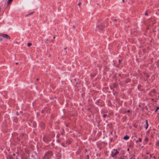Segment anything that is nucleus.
<instances>
[{"instance_id": "nucleus-1", "label": "nucleus", "mask_w": 159, "mask_h": 159, "mask_svg": "<svg viewBox=\"0 0 159 159\" xmlns=\"http://www.w3.org/2000/svg\"><path fill=\"white\" fill-rule=\"evenodd\" d=\"M53 155V153L52 151H49L46 152L45 154L44 157L43 159H49Z\"/></svg>"}, {"instance_id": "nucleus-2", "label": "nucleus", "mask_w": 159, "mask_h": 159, "mask_svg": "<svg viewBox=\"0 0 159 159\" xmlns=\"http://www.w3.org/2000/svg\"><path fill=\"white\" fill-rule=\"evenodd\" d=\"M119 152L116 150L114 149L111 152V155L112 157H114L116 154L119 153Z\"/></svg>"}, {"instance_id": "nucleus-3", "label": "nucleus", "mask_w": 159, "mask_h": 159, "mask_svg": "<svg viewBox=\"0 0 159 159\" xmlns=\"http://www.w3.org/2000/svg\"><path fill=\"white\" fill-rule=\"evenodd\" d=\"M104 27H105V26L103 25L102 24H101L100 25H98V26H97L96 29V30L98 29L102 30L104 28Z\"/></svg>"}, {"instance_id": "nucleus-4", "label": "nucleus", "mask_w": 159, "mask_h": 159, "mask_svg": "<svg viewBox=\"0 0 159 159\" xmlns=\"http://www.w3.org/2000/svg\"><path fill=\"white\" fill-rule=\"evenodd\" d=\"M2 36L4 38H6L7 39H10V37L7 34H2Z\"/></svg>"}, {"instance_id": "nucleus-5", "label": "nucleus", "mask_w": 159, "mask_h": 159, "mask_svg": "<svg viewBox=\"0 0 159 159\" xmlns=\"http://www.w3.org/2000/svg\"><path fill=\"white\" fill-rule=\"evenodd\" d=\"M129 139V137L127 135H126V136H125L123 138V139L125 140H127V139Z\"/></svg>"}, {"instance_id": "nucleus-6", "label": "nucleus", "mask_w": 159, "mask_h": 159, "mask_svg": "<svg viewBox=\"0 0 159 159\" xmlns=\"http://www.w3.org/2000/svg\"><path fill=\"white\" fill-rule=\"evenodd\" d=\"M13 0H8L7 2V5H9L10 4L11 2H12Z\"/></svg>"}, {"instance_id": "nucleus-7", "label": "nucleus", "mask_w": 159, "mask_h": 159, "mask_svg": "<svg viewBox=\"0 0 159 159\" xmlns=\"http://www.w3.org/2000/svg\"><path fill=\"white\" fill-rule=\"evenodd\" d=\"M142 141V139L141 138H140L139 139V140H137L136 141V142H141Z\"/></svg>"}, {"instance_id": "nucleus-8", "label": "nucleus", "mask_w": 159, "mask_h": 159, "mask_svg": "<svg viewBox=\"0 0 159 159\" xmlns=\"http://www.w3.org/2000/svg\"><path fill=\"white\" fill-rule=\"evenodd\" d=\"M43 141H44V142H48V141H47V140H46V138H45V137H44V138H43Z\"/></svg>"}, {"instance_id": "nucleus-9", "label": "nucleus", "mask_w": 159, "mask_h": 159, "mask_svg": "<svg viewBox=\"0 0 159 159\" xmlns=\"http://www.w3.org/2000/svg\"><path fill=\"white\" fill-rule=\"evenodd\" d=\"M32 45V44L31 43H28L27 44V46L28 47H29L30 46H31Z\"/></svg>"}, {"instance_id": "nucleus-10", "label": "nucleus", "mask_w": 159, "mask_h": 159, "mask_svg": "<svg viewBox=\"0 0 159 159\" xmlns=\"http://www.w3.org/2000/svg\"><path fill=\"white\" fill-rule=\"evenodd\" d=\"M7 158L8 159H13L11 157L8 156V157Z\"/></svg>"}, {"instance_id": "nucleus-11", "label": "nucleus", "mask_w": 159, "mask_h": 159, "mask_svg": "<svg viewBox=\"0 0 159 159\" xmlns=\"http://www.w3.org/2000/svg\"><path fill=\"white\" fill-rule=\"evenodd\" d=\"M107 116V114H104L102 116L104 118V117H106Z\"/></svg>"}, {"instance_id": "nucleus-12", "label": "nucleus", "mask_w": 159, "mask_h": 159, "mask_svg": "<svg viewBox=\"0 0 159 159\" xmlns=\"http://www.w3.org/2000/svg\"><path fill=\"white\" fill-rule=\"evenodd\" d=\"M146 123L147 125H148V120H146Z\"/></svg>"}, {"instance_id": "nucleus-13", "label": "nucleus", "mask_w": 159, "mask_h": 159, "mask_svg": "<svg viewBox=\"0 0 159 159\" xmlns=\"http://www.w3.org/2000/svg\"><path fill=\"white\" fill-rule=\"evenodd\" d=\"M76 25H73L72 26V28L73 29H75L76 28Z\"/></svg>"}, {"instance_id": "nucleus-14", "label": "nucleus", "mask_w": 159, "mask_h": 159, "mask_svg": "<svg viewBox=\"0 0 159 159\" xmlns=\"http://www.w3.org/2000/svg\"><path fill=\"white\" fill-rule=\"evenodd\" d=\"M134 155L133 156H132L131 158H130V159H135L134 157Z\"/></svg>"}, {"instance_id": "nucleus-15", "label": "nucleus", "mask_w": 159, "mask_h": 159, "mask_svg": "<svg viewBox=\"0 0 159 159\" xmlns=\"http://www.w3.org/2000/svg\"><path fill=\"white\" fill-rule=\"evenodd\" d=\"M33 12H31L29 14H27V15H26V16H28L29 15H31V14H32V13H33Z\"/></svg>"}, {"instance_id": "nucleus-16", "label": "nucleus", "mask_w": 159, "mask_h": 159, "mask_svg": "<svg viewBox=\"0 0 159 159\" xmlns=\"http://www.w3.org/2000/svg\"><path fill=\"white\" fill-rule=\"evenodd\" d=\"M158 109H159V107H157L156 110H155V111H156Z\"/></svg>"}, {"instance_id": "nucleus-17", "label": "nucleus", "mask_w": 159, "mask_h": 159, "mask_svg": "<svg viewBox=\"0 0 159 159\" xmlns=\"http://www.w3.org/2000/svg\"><path fill=\"white\" fill-rule=\"evenodd\" d=\"M119 63H120L122 62V60L120 59L119 60Z\"/></svg>"}, {"instance_id": "nucleus-18", "label": "nucleus", "mask_w": 159, "mask_h": 159, "mask_svg": "<svg viewBox=\"0 0 159 159\" xmlns=\"http://www.w3.org/2000/svg\"><path fill=\"white\" fill-rule=\"evenodd\" d=\"M81 2H80L78 4V5L80 6L81 4Z\"/></svg>"}, {"instance_id": "nucleus-19", "label": "nucleus", "mask_w": 159, "mask_h": 159, "mask_svg": "<svg viewBox=\"0 0 159 159\" xmlns=\"http://www.w3.org/2000/svg\"><path fill=\"white\" fill-rule=\"evenodd\" d=\"M148 125H147L145 127V128H146V129H147L148 128Z\"/></svg>"}, {"instance_id": "nucleus-20", "label": "nucleus", "mask_w": 159, "mask_h": 159, "mask_svg": "<svg viewBox=\"0 0 159 159\" xmlns=\"http://www.w3.org/2000/svg\"><path fill=\"white\" fill-rule=\"evenodd\" d=\"M145 15L147 16L148 15V13L147 12H145Z\"/></svg>"}, {"instance_id": "nucleus-21", "label": "nucleus", "mask_w": 159, "mask_h": 159, "mask_svg": "<svg viewBox=\"0 0 159 159\" xmlns=\"http://www.w3.org/2000/svg\"><path fill=\"white\" fill-rule=\"evenodd\" d=\"M120 159H124L123 157H121L120 158Z\"/></svg>"}, {"instance_id": "nucleus-22", "label": "nucleus", "mask_w": 159, "mask_h": 159, "mask_svg": "<svg viewBox=\"0 0 159 159\" xmlns=\"http://www.w3.org/2000/svg\"><path fill=\"white\" fill-rule=\"evenodd\" d=\"M114 87H116V84L114 85Z\"/></svg>"}, {"instance_id": "nucleus-23", "label": "nucleus", "mask_w": 159, "mask_h": 159, "mask_svg": "<svg viewBox=\"0 0 159 159\" xmlns=\"http://www.w3.org/2000/svg\"><path fill=\"white\" fill-rule=\"evenodd\" d=\"M18 62H16V65H18Z\"/></svg>"}, {"instance_id": "nucleus-24", "label": "nucleus", "mask_w": 159, "mask_h": 159, "mask_svg": "<svg viewBox=\"0 0 159 159\" xmlns=\"http://www.w3.org/2000/svg\"><path fill=\"white\" fill-rule=\"evenodd\" d=\"M57 137H59V134H58L57 135Z\"/></svg>"}, {"instance_id": "nucleus-25", "label": "nucleus", "mask_w": 159, "mask_h": 159, "mask_svg": "<svg viewBox=\"0 0 159 159\" xmlns=\"http://www.w3.org/2000/svg\"><path fill=\"white\" fill-rule=\"evenodd\" d=\"M53 38L54 39H55V35H54V36H53Z\"/></svg>"}, {"instance_id": "nucleus-26", "label": "nucleus", "mask_w": 159, "mask_h": 159, "mask_svg": "<svg viewBox=\"0 0 159 159\" xmlns=\"http://www.w3.org/2000/svg\"><path fill=\"white\" fill-rule=\"evenodd\" d=\"M2 40V39H0V41H1Z\"/></svg>"}, {"instance_id": "nucleus-27", "label": "nucleus", "mask_w": 159, "mask_h": 159, "mask_svg": "<svg viewBox=\"0 0 159 159\" xmlns=\"http://www.w3.org/2000/svg\"><path fill=\"white\" fill-rule=\"evenodd\" d=\"M150 157H152V155H150Z\"/></svg>"}, {"instance_id": "nucleus-28", "label": "nucleus", "mask_w": 159, "mask_h": 159, "mask_svg": "<svg viewBox=\"0 0 159 159\" xmlns=\"http://www.w3.org/2000/svg\"><path fill=\"white\" fill-rule=\"evenodd\" d=\"M36 80V81L38 80H39V79L38 78Z\"/></svg>"}, {"instance_id": "nucleus-29", "label": "nucleus", "mask_w": 159, "mask_h": 159, "mask_svg": "<svg viewBox=\"0 0 159 159\" xmlns=\"http://www.w3.org/2000/svg\"><path fill=\"white\" fill-rule=\"evenodd\" d=\"M127 111L128 112H129V110H128Z\"/></svg>"}, {"instance_id": "nucleus-30", "label": "nucleus", "mask_w": 159, "mask_h": 159, "mask_svg": "<svg viewBox=\"0 0 159 159\" xmlns=\"http://www.w3.org/2000/svg\"><path fill=\"white\" fill-rule=\"evenodd\" d=\"M129 148H128V149H127V150H128V151H129Z\"/></svg>"}, {"instance_id": "nucleus-31", "label": "nucleus", "mask_w": 159, "mask_h": 159, "mask_svg": "<svg viewBox=\"0 0 159 159\" xmlns=\"http://www.w3.org/2000/svg\"><path fill=\"white\" fill-rule=\"evenodd\" d=\"M122 1L123 2H125V0H122Z\"/></svg>"}, {"instance_id": "nucleus-32", "label": "nucleus", "mask_w": 159, "mask_h": 159, "mask_svg": "<svg viewBox=\"0 0 159 159\" xmlns=\"http://www.w3.org/2000/svg\"><path fill=\"white\" fill-rule=\"evenodd\" d=\"M57 142H60L59 141V140H57Z\"/></svg>"}, {"instance_id": "nucleus-33", "label": "nucleus", "mask_w": 159, "mask_h": 159, "mask_svg": "<svg viewBox=\"0 0 159 159\" xmlns=\"http://www.w3.org/2000/svg\"><path fill=\"white\" fill-rule=\"evenodd\" d=\"M148 153H148V152H147V154H148Z\"/></svg>"}, {"instance_id": "nucleus-34", "label": "nucleus", "mask_w": 159, "mask_h": 159, "mask_svg": "<svg viewBox=\"0 0 159 159\" xmlns=\"http://www.w3.org/2000/svg\"><path fill=\"white\" fill-rule=\"evenodd\" d=\"M41 112H42V113H43V111H42Z\"/></svg>"}, {"instance_id": "nucleus-35", "label": "nucleus", "mask_w": 159, "mask_h": 159, "mask_svg": "<svg viewBox=\"0 0 159 159\" xmlns=\"http://www.w3.org/2000/svg\"><path fill=\"white\" fill-rule=\"evenodd\" d=\"M153 157L154 158H155V156H154Z\"/></svg>"}, {"instance_id": "nucleus-36", "label": "nucleus", "mask_w": 159, "mask_h": 159, "mask_svg": "<svg viewBox=\"0 0 159 159\" xmlns=\"http://www.w3.org/2000/svg\"><path fill=\"white\" fill-rule=\"evenodd\" d=\"M114 20L115 21H116V19H115Z\"/></svg>"}]
</instances>
